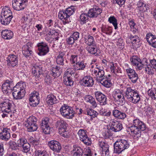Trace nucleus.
Wrapping results in <instances>:
<instances>
[{"instance_id": "nucleus-1", "label": "nucleus", "mask_w": 156, "mask_h": 156, "mask_svg": "<svg viewBox=\"0 0 156 156\" xmlns=\"http://www.w3.org/2000/svg\"><path fill=\"white\" fill-rule=\"evenodd\" d=\"M12 106L11 101L8 99L1 101L0 108L2 112V116L3 118L9 116L12 117L15 111V110H12Z\"/></svg>"}, {"instance_id": "nucleus-2", "label": "nucleus", "mask_w": 156, "mask_h": 156, "mask_svg": "<svg viewBox=\"0 0 156 156\" xmlns=\"http://www.w3.org/2000/svg\"><path fill=\"white\" fill-rule=\"evenodd\" d=\"M26 87L25 82H21L18 83L13 88L12 95L14 98L17 99H21L23 97L26 93Z\"/></svg>"}, {"instance_id": "nucleus-3", "label": "nucleus", "mask_w": 156, "mask_h": 156, "mask_svg": "<svg viewBox=\"0 0 156 156\" xmlns=\"http://www.w3.org/2000/svg\"><path fill=\"white\" fill-rule=\"evenodd\" d=\"M126 90V94L127 99L132 103L136 104L140 100V97L139 94L136 91L132 89L131 87H123Z\"/></svg>"}, {"instance_id": "nucleus-4", "label": "nucleus", "mask_w": 156, "mask_h": 156, "mask_svg": "<svg viewBox=\"0 0 156 156\" xmlns=\"http://www.w3.org/2000/svg\"><path fill=\"white\" fill-rule=\"evenodd\" d=\"M129 146L128 142L123 139H119L114 144V151L116 154H120L127 149Z\"/></svg>"}, {"instance_id": "nucleus-5", "label": "nucleus", "mask_w": 156, "mask_h": 156, "mask_svg": "<svg viewBox=\"0 0 156 156\" xmlns=\"http://www.w3.org/2000/svg\"><path fill=\"white\" fill-rule=\"evenodd\" d=\"M37 120L36 118L33 116H30L25 120L23 124L27 128L28 131L32 132L37 130L38 128Z\"/></svg>"}, {"instance_id": "nucleus-6", "label": "nucleus", "mask_w": 156, "mask_h": 156, "mask_svg": "<svg viewBox=\"0 0 156 156\" xmlns=\"http://www.w3.org/2000/svg\"><path fill=\"white\" fill-rule=\"evenodd\" d=\"M57 125L58 133L61 136L64 138L69 137L70 134L69 130L67 129L68 125L66 122L63 120H59L57 122Z\"/></svg>"}, {"instance_id": "nucleus-7", "label": "nucleus", "mask_w": 156, "mask_h": 156, "mask_svg": "<svg viewBox=\"0 0 156 156\" xmlns=\"http://www.w3.org/2000/svg\"><path fill=\"white\" fill-rule=\"evenodd\" d=\"M57 125L58 133L61 136L64 138L69 137L70 134L69 130L67 129L68 125L66 122L63 120H59L57 122Z\"/></svg>"}, {"instance_id": "nucleus-8", "label": "nucleus", "mask_w": 156, "mask_h": 156, "mask_svg": "<svg viewBox=\"0 0 156 156\" xmlns=\"http://www.w3.org/2000/svg\"><path fill=\"white\" fill-rule=\"evenodd\" d=\"M61 115L67 119H72L74 116L75 112L72 108L65 104L63 105L60 109Z\"/></svg>"}, {"instance_id": "nucleus-9", "label": "nucleus", "mask_w": 156, "mask_h": 156, "mask_svg": "<svg viewBox=\"0 0 156 156\" xmlns=\"http://www.w3.org/2000/svg\"><path fill=\"white\" fill-rule=\"evenodd\" d=\"M112 96L117 103L122 105L125 103L123 90L122 89H115L112 93Z\"/></svg>"}, {"instance_id": "nucleus-10", "label": "nucleus", "mask_w": 156, "mask_h": 156, "mask_svg": "<svg viewBox=\"0 0 156 156\" xmlns=\"http://www.w3.org/2000/svg\"><path fill=\"white\" fill-rule=\"evenodd\" d=\"M18 58L16 55H9L7 58V67L10 70H14L18 66Z\"/></svg>"}, {"instance_id": "nucleus-11", "label": "nucleus", "mask_w": 156, "mask_h": 156, "mask_svg": "<svg viewBox=\"0 0 156 156\" xmlns=\"http://www.w3.org/2000/svg\"><path fill=\"white\" fill-rule=\"evenodd\" d=\"M80 139L85 144L89 146L92 143L91 139L88 137L87 132L86 130L83 129H80L77 133Z\"/></svg>"}, {"instance_id": "nucleus-12", "label": "nucleus", "mask_w": 156, "mask_h": 156, "mask_svg": "<svg viewBox=\"0 0 156 156\" xmlns=\"http://www.w3.org/2000/svg\"><path fill=\"white\" fill-rule=\"evenodd\" d=\"M38 54L40 56H44L49 51V48L47 44L44 42H41L37 44Z\"/></svg>"}, {"instance_id": "nucleus-13", "label": "nucleus", "mask_w": 156, "mask_h": 156, "mask_svg": "<svg viewBox=\"0 0 156 156\" xmlns=\"http://www.w3.org/2000/svg\"><path fill=\"white\" fill-rule=\"evenodd\" d=\"M131 64L136 66V68L139 70H141L144 66L143 60H141L137 56H132L130 59Z\"/></svg>"}, {"instance_id": "nucleus-14", "label": "nucleus", "mask_w": 156, "mask_h": 156, "mask_svg": "<svg viewBox=\"0 0 156 156\" xmlns=\"http://www.w3.org/2000/svg\"><path fill=\"white\" fill-rule=\"evenodd\" d=\"M14 85L12 81L7 80L5 81L2 85V90L3 93L7 94L11 92L13 89Z\"/></svg>"}, {"instance_id": "nucleus-15", "label": "nucleus", "mask_w": 156, "mask_h": 156, "mask_svg": "<svg viewBox=\"0 0 156 156\" xmlns=\"http://www.w3.org/2000/svg\"><path fill=\"white\" fill-rule=\"evenodd\" d=\"M28 0H13L12 7L16 10L20 11L24 9Z\"/></svg>"}, {"instance_id": "nucleus-16", "label": "nucleus", "mask_w": 156, "mask_h": 156, "mask_svg": "<svg viewBox=\"0 0 156 156\" xmlns=\"http://www.w3.org/2000/svg\"><path fill=\"white\" fill-rule=\"evenodd\" d=\"M99 149L101 151V154L103 156H108L109 154L108 144L103 141H99L98 143Z\"/></svg>"}, {"instance_id": "nucleus-17", "label": "nucleus", "mask_w": 156, "mask_h": 156, "mask_svg": "<svg viewBox=\"0 0 156 156\" xmlns=\"http://www.w3.org/2000/svg\"><path fill=\"white\" fill-rule=\"evenodd\" d=\"M108 122L110 129L113 131H119L122 129V124L114 119H111Z\"/></svg>"}, {"instance_id": "nucleus-18", "label": "nucleus", "mask_w": 156, "mask_h": 156, "mask_svg": "<svg viewBox=\"0 0 156 156\" xmlns=\"http://www.w3.org/2000/svg\"><path fill=\"white\" fill-rule=\"evenodd\" d=\"M126 72L129 79L133 83H135L138 78V75L133 69L128 68L126 69Z\"/></svg>"}, {"instance_id": "nucleus-19", "label": "nucleus", "mask_w": 156, "mask_h": 156, "mask_svg": "<svg viewBox=\"0 0 156 156\" xmlns=\"http://www.w3.org/2000/svg\"><path fill=\"white\" fill-rule=\"evenodd\" d=\"M38 93L36 91L33 92L30 95L29 101L30 105L32 106H37L39 103L40 101Z\"/></svg>"}, {"instance_id": "nucleus-20", "label": "nucleus", "mask_w": 156, "mask_h": 156, "mask_svg": "<svg viewBox=\"0 0 156 156\" xmlns=\"http://www.w3.org/2000/svg\"><path fill=\"white\" fill-rule=\"evenodd\" d=\"M48 145L52 150L57 153L59 152L62 148L61 144L55 140H52L48 142Z\"/></svg>"}, {"instance_id": "nucleus-21", "label": "nucleus", "mask_w": 156, "mask_h": 156, "mask_svg": "<svg viewBox=\"0 0 156 156\" xmlns=\"http://www.w3.org/2000/svg\"><path fill=\"white\" fill-rule=\"evenodd\" d=\"M82 36L84 39L85 43L88 46H94V45H96L94 37L88 33L84 31L82 33Z\"/></svg>"}, {"instance_id": "nucleus-22", "label": "nucleus", "mask_w": 156, "mask_h": 156, "mask_svg": "<svg viewBox=\"0 0 156 156\" xmlns=\"http://www.w3.org/2000/svg\"><path fill=\"white\" fill-rule=\"evenodd\" d=\"M92 75L98 81L100 80V78L104 75V71L98 67L92 69Z\"/></svg>"}, {"instance_id": "nucleus-23", "label": "nucleus", "mask_w": 156, "mask_h": 156, "mask_svg": "<svg viewBox=\"0 0 156 156\" xmlns=\"http://www.w3.org/2000/svg\"><path fill=\"white\" fill-rule=\"evenodd\" d=\"M58 16L64 25L69 23L71 21L70 17L65 10L60 11L58 14Z\"/></svg>"}, {"instance_id": "nucleus-24", "label": "nucleus", "mask_w": 156, "mask_h": 156, "mask_svg": "<svg viewBox=\"0 0 156 156\" xmlns=\"http://www.w3.org/2000/svg\"><path fill=\"white\" fill-rule=\"evenodd\" d=\"M95 95L96 99L101 105H105L107 104V98L101 92L99 91H96L95 93Z\"/></svg>"}, {"instance_id": "nucleus-25", "label": "nucleus", "mask_w": 156, "mask_h": 156, "mask_svg": "<svg viewBox=\"0 0 156 156\" xmlns=\"http://www.w3.org/2000/svg\"><path fill=\"white\" fill-rule=\"evenodd\" d=\"M94 80L91 76H84L81 80V84L87 87H91L94 84Z\"/></svg>"}, {"instance_id": "nucleus-26", "label": "nucleus", "mask_w": 156, "mask_h": 156, "mask_svg": "<svg viewBox=\"0 0 156 156\" xmlns=\"http://www.w3.org/2000/svg\"><path fill=\"white\" fill-rule=\"evenodd\" d=\"M132 125L137 127L142 131L145 130L146 129L145 123L138 119H136L133 120Z\"/></svg>"}, {"instance_id": "nucleus-27", "label": "nucleus", "mask_w": 156, "mask_h": 156, "mask_svg": "<svg viewBox=\"0 0 156 156\" xmlns=\"http://www.w3.org/2000/svg\"><path fill=\"white\" fill-rule=\"evenodd\" d=\"M143 65L144 64L146 66L145 67V71L147 73L149 74H152L154 73V68L149 64L148 59L146 58H143Z\"/></svg>"}, {"instance_id": "nucleus-28", "label": "nucleus", "mask_w": 156, "mask_h": 156, "mask_svg": "<svg viewBox=\"0 0 156 156\" xmlns=\"http://www.w3.org/2000/svg\"><path fill=\"white\" fill-rule=\"evenodd\" d=\"M136 9L140 13H143L147 10V6L146 3L142 1H139L137 2Z\"/></svg>"}, {"instance_id": "nucleus-29", "label": "nucleus", "mask_w": 156, "mask_h": 156, "mask_svg": "<svg viewBox=\"0 0 156 156\" xmlns=\"http://www.w3.org/2000/svg\"><path fill=\"white\" fill-rule=\"evenodd\" d=\"M129 128L133 138H138L140 136L141 131H142V130L133 125L131 126Z\"/></svg>"}, {"instance_id": "nucleus-30", "label": "nucleus", "mask_w": 156, "mask_h": 156, "mask_svg": "<svg viewBox=\"0 0 156 156\" xmlns=\"http://www.w3.org/2000/svg\"><path fill=\"white\" fill-rule=\"evenodd\" d=\"M60 69L59 67L57 66H52L50 69V75L55 77L59 76L61 73Z\"/></svg>"}, {"instance_id": "nucleus-31", "label": "nucleus", "mask_w": 156, "mask_h": 156, "mask_svg": "<svg viewBox=\"0 0 156 156\" xmlns=\"http://www.w3.org/2000/svg\"><path fill=\"white\" fill-rule=\"evenodd\" d=\"M128 40L135 48L139 47V43L140 41V39L138 36L131 35L129 37Z\"/></svg>"}, {"instance_id": "nucleus-32", "label": "nucleus", "mask_w": 156, "mask_h": 156, "mask_svg": "<svg viewBox=\"0 0 156 156\" xmlns=\"http://www.w3.org/2000/svg\"><path fill=\"white\" fill-rule=\"evenodd\" d=\"M101 12V10L98 7H96L90 9L88 12V15L90 17H96Z\"/></svg>"}, {"instance_id": "nucleus-33", "label": "nucleus", "mask_w": 156, "mask_h": 156, "mask_svg": "<svg viewBox=\"0 0 156 156\" xmlns=\"http://www.w3.org/2000/svg\"><path fill=\"white\" fill-rule=\"evenodd\" d=\"M71 152L72 156H82L83 151L80 147L75 145L73 146Z\"/></svg>"}, {"instance_id": "nucleus-34", "label": "nucleus", "mask_w": 156, "mask_h": 156, "mask_svg": "<svg viewBox=\"0 0 156 156\" xmlns=\"http://www.w3.org/2000/svg\"><path fill=\"white\" fill-rule=\"evenodd\" d=\"M87 64L84 61L78 62L73 65V67L75 70H84L87 66Z\"/></svg>"}, {"instance_id": "nucleus-35", "label": "nucleus", "mask_w": 156, "mask_h": 156, "mask_svg": "<svg viewBox=\"0 0 156 156\" xmlns=\"http://www.w3.org/2000/svg\"><path fill=\"white\" fill-rule=\"evenodd\" d=\"M1 16L13 18L12 12L9 7H5L3 8L1 12Z\"/></svg>"}, {"instance_id": "nucleus-36", "label": "nucleus", "mask_w": 156, "mask_h": 156, "mask_svg": "<svg viewBox=\"0 0 156 156\" xmlns=\"http://www.w3.org/2000/svg\"><path fill=\"white\" fill-rule=\"evenodd\" d=\"M112 114L115 117L120 119H124L126 116L125 113L120 112L117 109L113 110Z\"/></svg>"}, {"instance_id": "nucleus-37", "label": "nucleus", "mask_w": 156, "mask_h": 156, "mask_svg": "<svg viewBox=\"0 0 156 156\" xmlns=\"http://www.w3.org/2000/svg\"><path fill=\"white\" fill-rule=\"evenodd\" d=\"M41 67L38 66H35L32 68V73L35 77H38L42 73Z\"/></svg>"}, {"instance_id": "nucleus-38", "label": "nucleus", "mask_w": 156, "mask_h": 156, "mask_svg": "<svg viewBox=\"0 0 156 156\" xmlns=\"http://www.w3.org/2000/svg\"><path fill=\"white\" fill-rule=\"evenodd\" d=\"M65 54V51H60L56 58V62L57 64L63 65L64 64V56Z\"/></svg>"}, {"instance_id": "nucleus-39", "label": "nucleus", "mask_w": 156, "mask_h": 156, "mask_svg": "<svg viewBox=\"0 0 156 156\" xmlns=\"http://www.w3.org/2000/svg\"><path fill=\"white\" fill-rule=\"evenodd\" d=\"M13 32L10 30H5L2 31V35L5 39H10L13 36Z\"/></svg>"}, {"instance_id": "nucleus-40", "label": "nucleus", "mask_w": 156, "mask_h": 156, "mask_svg": "<svg viewBox=\"0 0 156 156\" xmlns=\"http://www.w3.org/2000/svg\"><path fill=\"white\" fill-rule=\"evenodd\" d=\"M28 44L24 45L22 48V53L25 57L29 56L32 53Z\"/></svg>"}, {"instance_id": "nucleus-41", "label": "nucleus", "mask_w": 156, "mask_h": 156, "mask_svg": "<svg viewBox=\"0 0 156 156\" xmlns=\"http://www.w3.org/2000/svg\"><path fill=\"white\" fill-rule=\"evenodd\" d=\"M86 49L90 54L94 55H98L97 48L96 47V45H94V46H87L86 47Z\"/></svg>"}, {"instance_id": "nucleus-42", "label": "nucleus", "mask_w": 156, "mask_h": 156, "mask_svg": "<svg viewBox=\"0 0 156 156\" xmlns=\"http://www.w3.org/2000/svg\"><path fill=\"white\" fill-rule=\"evenodd\" d=\"M47 102L48 104L52 105L57 102V100L54 95L49 94L47 97Z\"/></svg>"}, {"instance_id": "nucleus-43", "label": "nucleus", "mask_w": 156, "mask_h": 156, "mask_svg": "<svg viewBox=\"0 0 156 156\" xmlns=\"http://www.w3.org/2000/svg\"><path fill=\"white\" fill-rule=\"evenodd\" d=\"M101 29V31L107 34L110 35L112 32V28L108 25L102 24Z\"/></svg>"}, {"instance_id": "nucleus-44", "label": "nucleus", "mask_w": 156, "mask_h": 156, "mask_svg": "<svg viewBox=\"0 0 156 156\" xmlns=\"http://www.w3.org/2000/svg\"><path fill=\"white\" fill-rule=\"evenodd\" d=\"M85 100L86 101L90 103L93 108H95L97 107V104L95 99L92 96L89 95L86 96Z\"/></svg>"}, {"instance_id": "nucleus-45", "label": "nucleus", "mask_w": 156, "mask_h": 156, "mask_svg": "<svg viewBox=\"0 0 156 156\" xmlns=\"http://www.w3.org/2000/svg\"><path fill=\"white\" fill-rule=\"evenodd\" d=\"M64 83L66 86H71L73 85V81L70 76H64L63 77Z\"/></svg>"}, {"instance_id": "nucleus-46", "label": "nucleus", "mask_w": 156, "mask_h": 156, "mask_svg": "<svg viewBox=\"0 0 156 156\" xmlns=\"http://www.w3.org/2000/svg\"><path fill=\"white\" fill-rule=\"evenodd\" d=\"M89 16L86 13H83L80 16V22L81 24H83L86 23L89 19Z\"/></svg>"}, {"instance_id": "nucleus-47", "label": "nucleus", "mask_w": 156, "mask_h": 156, "mask_svg": "<svg viewBox=\"0 0 156 156\" xmlns=\"http://www.w3.org/2000/svg\"><path fill=\"white\" fill-rule=\"evenodd\" d=\"M104 87H109L112 85L111 81L107 78L103 79L98 81Z\"/></svg>"}, {"instance_id": "nucleus-48", "label": "nucleus", "mask_w": 156, "mask_h": 156, "mask_svg": "<svg viewBox=\"0 0 156 156\" xmlns=\"http://www.w3.org/2000/svg\"><path fill=\"white\" fill-rule=\"evenodd\" d=\"M12 18L1 16L0 21L2 24L7 25L10 23Z\"/></svg>"}, {"instance_id": "nucleus-49", "label": "nucleus", "mask_w": 156, "mask_h": 156, "mask_svg": "<svg viewBox=\"0 0 156 156\" xmlns=\"http://www.w3.org/2000/svg\"><path fill=\"white\" fill-rule=\"evenodd\" d=\"M148 94L153 100H156V88L150 89L147 91Z\"/></svg>"}, {"instance_id": "nucleus-50", "label": "nucleus", "mask_w": 156, "mask_h": 156, "mask_svg": "<svg viewBox=\"0 0 156 156\" xmlns=\"http://www.w3.org/2000/svg\"><path fill=\"white\" fill-rule=\"evenodd\" d=\"M108 21L110 23L113 24L115 29L118 28L117 20L114 16H112L109 17L108 19Z\"/></svg>"}, {"instance_id": "nucleus-51", "label": "nucleus", "mask_w": 156, "mask_h": 156, "mask_svg": "<svg viewBox=\"0 0 156 156\" xmlns=\"http://www.w3.org/2000/svg\"><path fill=\"white\" fill-rule=\"evenodd\" d=\"M87 114L92 118L97 117L98 113L93 109L88 108L87 109Z\"/></svg>"}, {"instance_id": "nucleus-52", "label": "nucleus", "mask_w": 156, "mask_h": 156, "mask_svg": "<svg viewBox=\"0 0 156 156\" xmlns=\"http://www.w3.org/2000/svg\"><path fill=\"white\" fill-rule=\"evenodd\" d=\"M9 148L12 150H16L19 149L17 143L15 141L10 140L8 143Z\"/></svg>"}, {"instance_id": "nucleus-53", "label": "nucleus", "mask_w": 156, "mask_h": 156, "mask_svg": "<svg viewBox=\"0 0 156 156\" xmlns=\"http://www.w3.org/2000/svg\"><path fill=\"white\" fill-rule=\"evenodd\" d=\"M128 24L129 25L131 30L134 33H135L137 31V30L135 28V23L134 22L133 20H129L128 22Z\"/></svg>"}, {"instance_id": "nucleus-54", "label": "nucleus", "mask_w": 156, "mask_h": 156, "mask_svg": "<svg viewBox=\"0 0 156 156\" xmlns=\"http://www.w3.org/2000/svg\"><path fill=\"white\" fill-rule=\"evenodd\" d=\"M156 37L155 35H154L151 33L147 34L146 35L147 41L149 44L151 43H152V41Z\"/></svg>"}, {"instance_id": "nucleus-55", "label": "nucleus", "mask_w": 156, "mask_h": 156, "mask_svg": "<svg viewBox=\"0 0 156 156\" xmlns=\"http://www.w3.org/2000/svg\"><path fill=\"white\" fill-rule=\"evenodd\" d=\"M27 142V140L23 137L20 138L16 141L17 145L19 147H21Z\"/></svg>"}, {"instance_id": "nucleus-56", "label": "nucleus", "mask_w": 156, "mask_h": 156, "mask_svg": "<svg viewBox=\"0 0 156 156\" xmlns=\"http://www.w3.org/2000/svg\"><path fill=\"white\" fill-rule=\"evenodd\" d=\"M65 11L70 17V16L75 12V9L74 6H71L66 9Z\"/></svg>"}, {"instance_id": "nucleus-57", "label": "nucleus", "mask_w": 156, "mask_h": 156, "mask_svg": "<svg viewBox=\"0 0 156 156\" xmlns=\"http://www.w3.org/2000/svg\"><path fill=\"white\" fill-rule=\"evenodd\" d=\"M28 140L29 142L35 147L39 144L38 140L34 139L33 137L30 136L28 138Z\"/></svg>"}, {"instance_id": "nucleus-58", "label": "nucleus", "mask_w": 156, "mask_h": 156, "mask_svg": "<svg viewBox=\"0 0 156 156\" xmlns=\"http://www.w3.org/2000/svg\"><path fill=\"white\" fill-rule=\"evenodd\" d=\"M111 112L109 111H107V110L105 109H101L100 111V114L102 115L107 116H109L111 114Z\"/></svg>"}, {"instance_id": "nucleus-59", "label": "nucleus", "mask_w": 156, "mask_h": 156, "mask_svg": "<svg viewBox=\"0 0 156 156\" xmlns=\"http://www.w3.org/2000/svg\"><path fill=\"white\" fill-rule=\"evenodd\" d=\"M35 156H48L46 152L44 150H36Z\"/></svg>"}, {"instance_id": "nucleus-60", "label": "nucleus", "mask_w": 156, "mask_h": 156, "mask_svg": "<svg viewBox=\"0 0 156 156\" xmlns=\"http://www.w3.org/2000/svg\"><path fill=\"white\" fill-rule=\"evenodd\" d=\"M75 69L72 68H68L64 73V76H70L74 73Z\"/></svg>"}, {"instance_id": "nucleus-61", "label": "nucleus", "mask_w": 156, "mask_h": 156, "mask_svg": "<svg viewBox=\"0 0 156 156\" xmlns=\"http://www.w3.org/2000/svg\"><path fill=\"white\" fill-rule=\"evenodd\" d=\"M144 111L146 113L147 115H150L153 113L154 110L150 106H146L144 107Z\"/></svg>"}, {"instance_id": "nucleus-62", "label": "nucleus", "mask_w": 156, "mask_h": 156, "mask_svg": "<svg viewBox=\"0 0 156 156\" xmlns=\"http://www.w3.org/2000/svg\"><path fill=\"white\" fill-rule=\"evenodd\" d=\"M22 147L23 148V151L25 153H27L30 150V145L29 143L27 142Z\"/></svg>"}, {"instance_id": "nucleus-63", "label": "nucleus", "mask_w": 156, "mask_h": 156, "mask_svg": "<svg viewBox=\"0 0 156 156\" xmlns=\"http://www.w3.org/2000/svg\"><path fill=\"white\" fill-rule=\"evenodd\" d=\"M43 133L45 134H49L50 133V128L49 126L41 127Z\"/></svg>"}, {"instance_id": "nucleus-64", "label": "nucleus", "mask_w": 156, "mask_h": 156, "mask_svg": "<svg viewBox=\"0 0 156 156\" xmlns=\"http://www.w3.org/2000/svg\"><path fill=\"white\" fill-rule=\"evenodd\" d=\"M48 34L50 36V37H52L53 38H55V35L57 36L58 34V33L55 30H48Z\"/></svg>"}]
</instances>
